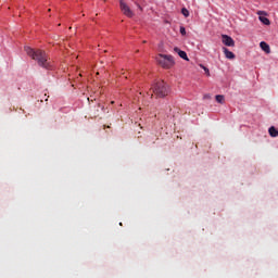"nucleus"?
<instances>
[{
  "label": "nucleus",
  "instance_id": "f03ea898",
  "mask_svg": "<svg viewBox=\"0 0 278 278\" xmlns=\"http://www.w3.org/2000/svg\"><path fill=\"white\" fill-rule=\"evenodd\" d=\"M153 94L159 99H164V97H168V85L164 83V80L156 83L152 88Z\"/></svg>",
  "mask_w": 278,
  "mask_h": 278
},
{
  "label": "nucleus",
  "instance_id": "6e6552de",
  "mask_svg": "<svg viewBox=\"0 0 278 278\" xmlns=\"http://www.w3.org/2000/svg\"><path fill=\"white\" fill-rule=\"evenodd\" d=\"M174 51L178 53L179 58H181L182 60H186L187 62L188 60H190L188 59V54L186 53V51L180 50L179 48H175Z\"/></svg>",
  "mask_w": 278,
  "mask_h": 278
},
{
  "label": "nucleus",
  "instance_id": "9d476101",
  "mask_svg": "<svg viewBox=\"0 0 278 278\" xmlns=\"http://www.w3.org/2000/svg\"><path fill=\"white\" fill-rule=\"evenodd\" d=\"M261 49L265 52V53H270V46H268V43H266V41H262L260 43Z\"/></svg>",
  "mask_w": 278,
  "mask_h": 278
},
{
  "label": "nucleus",
  "instance_id": "423d86ee",
  "mask_svg": "<svg viewBox=\"0 0 278 278\" xmlns=\"http://www.w3.org/2000/svg\"><path fill=\"white\" fill-rule=\"evenodd\" d=\"M257 15H258V20L261 21V23H263V25H270V20L266 17V12L257 11Z\"/></svg>",
  "mask_w": 278,
  "mask_h": 278
},
{
  "label": "nucleus",
  "instance_id": "39448f33",
  "mask_svg": "<svg viewBox=\"0 0 278 278\" xmlns=\"http://www.w3.org/2000/svg\"><path fill=\"white\" fill-rule=\"evenodd\" d=\"M222 42L226 47H236V41L229 35H222Z\"/></svg>",
  "mask_w": 278,
  "mask_h": 278
},
{
  "label": "nucleus",
  "instance_id": "1a4fd4ad",
  "mask_svg": "<svg viewBox=\"0 0 278 278\" xmlns=\"http://www.w3.org/2000/svg\"><path fill=\"white\" fill-rule=\"evenodd\" d=\"M105 106L101 105V103H98L97 108L93 110V116L97 118L98 116H101V111H103Z\"/></svg>",
  "mask_w": 278,
  "mask_h": 278
},
{
  "label": "nucleus",
  "instance_id": "ddd939ff",
  "mask_svg": "<svg viewBox=\"0 0 278 278\" xmlns=\"http://www.w3.org/2000/svg\"><path fill=\"white\" fill-rule=\"evenodd\" d=\"M181 14L184 15L185 18H188L190 16V11H188V9L186 8H182Z\"/></svg>",
  "mask_w": 278,
  "mask_h": 278
},
{
  "label": "nucleus",
  "instance_id": "2eb2a0df",
  "mask_svg": "<svg viewBox=\"0 0 278 278\" xmlns=\"http://www.w3.org/2000/svg\"><path fill=\"white\" fill-rule=\"evenodd\" d=\"M180 34L181 36H186V27L184 26L180 27Z\"/></svg>",
  "mask_w": 278,
  "mask_h": 278
},
{
  "label": "nucleus",
  "instance_id": "dca6fc26",
  "mask_svg": "<svg viewBox=\"0 0 278 278\" xmlns=\"http://www.w3.org/2000/svg\"><path fill=\"white\" fill-rule=\"evenodd\" d=\"M137 7L139 8V10H142V7H140V4H137Z\"/></svg>",
  "mask_w": 278,
  "mask_h": 278
},
{
  "label": "nucleus",
  "instance_id": "20e7f679",
  "mask_svg": "<svg viewBox=\"0 0 278 278\" xmlns=\"http://www.w3.org/2000/svg\"><path fill=\"white\" fill-rule=\"evenodd\" d=\"M119 8L125 16H127L128 18H132L134 11H131V8L126 4L125 0H119Z\"/></svg>",
  "mask_w": 278,
  "mask_h": 278
},
{
  "label": "nucleus",
  "instance_id": "9b49d317",
  "mask_svg": "<svg viewBox=\"0 0 278 278\" xmlns=\"http://www.w3.org/2000/svg\"><path fill=\"white\" fill-rule=\"evenodd\" d=\"M268 132L271 138H277L278 136V130L275 126L269 127Z\"/></svg>",
  "mask_w": 278,
  "mask_h": 278
},
{
  "label": "nucleus",
  "instance_id": "7ed1b4c3",
  "mask_svg": "<svg viewBox=\"0 0 278 278\" xmlns=\"http://www.w3.org/2000/svg\"><path fill=\"white\" fill-rule=\"evenodd\" d=\"M156 62L159 66H162V68H173V66H175L173 55L168 54H157Z\"/></svg>",
  "mask_w": 278,
  "mask_h": 278
},
{
  "label": "nucleus",
  "instance_id": "f257e3e1",
  "mask_svg": "<svg viewBox=\"0 0 278 278\" xmlns=\"http://www.w3.org/2000/svg\"><path fill=\"white\" fill-rule=\"evenodd\" d=\"M25 52L29 58L33 60H36V62L42 67V68H51V63L49 62V58L47 56V53L42 50H34L30 47L24 48Z\"/></svg>",
  "mask_w": 278,
  "mask_h": 278
},
{
  "label": "nucleus",
  "instance_id": "f3484780",
  "mask_svg": "<svg viewBox=\"0 0 278 278\" xmlns=\"http://www.w3.org/2000/svg\"><path fill=\"white\" fill-rule=\"evenodd\" d=\"M205 99H210V97H208V96H205Z\"/></svg>",
  "mask_w": 278,
  "mask_h": 278
},
{
  "label": "nucleus",
  "instance_id": "0eeeda50",
  "mask_svg": "<svg viewBox=\"0 0 278 278\" xmlns=\"http://www.w3.org/2000/svg\"><path fill=\"white\" fill-rule=\"evenodd\" d=\"M225 58H227V60H236V54H233V52L229 51V49L227 48H223Z\"/></svg>",
  "mask_w": 278,
  "mask_h": 278
},
{
  "label": "nucleus",
  "instance_id": "4468645a",
  "mask_svg": "<svg viewBox=\"0 0 278 278\" xmlns=\"http://www.w3.org/2000/svg\"><path fill=\"white\" fill-rule=\"evenodd\" d=\"M200 68H203L204 73L210 77V68L205 67V65L201 64Z\"/></svg>",
  "mask_w": 278,
  "mask_h": 278
},
{
  "label": "nucleus",
  "instance_id": "f8f14e48",
  "mask_svg": "<svg viewBox=\"0 0 278 278\" xmlns=\"http://www.w3.org/2000/svg\"><path fill=\"white\" fill-rule=\"evenodd\" d=\"M215 99H216L217 103H220L222 105L225 104V96H223V94H217V96L215 97Z\"/></svg>",
  "mask_w": 278,
  "mask_h": 278
}]
</instances>
